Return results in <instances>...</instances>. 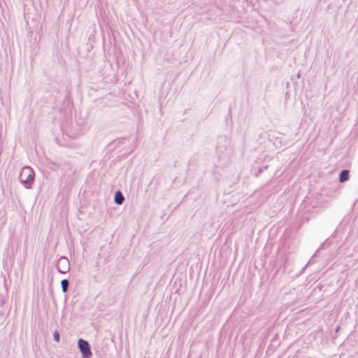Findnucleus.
I'll list each match as a JSON object with an SVG mask.
<instances>
[{
  "label": "nucleus",
  "mask_w": 358,
  "mask_h": 358,
  "mask_svg": "<svg viewBox=\"0 0 358 358\" xmlns=\"http://www.w3.org/2000/svg\"><path fill=\"white\" fill-rule=\"evenodd\" d=\"M78 347L83 358H90L92 357V354L90 345L86 341L79 338L78 341Z\"/></svg>",
  "instance_id": "obj_1"
},
{
  "label": "nucleus",
  "mask_w": 358,
  "mask_h": 358,
  "mask_svg": "<svg viewBox=\"0 0 358 358\" xmlns=\"http://www.w3.org/2000/svg\"><path fill=\"white\" fill-rule=\"evenodd\" d=\"M70 269L69 262L65 257H61L58 260L57 271L61 273H66Z\"/></svg>",
  "instance_id": "obj_2"
},
{
  "label": "nucleus",
  "mask_w": 358,
  "mask_h": 358,
  "mask_svg": "<svg viewBox=\"0 0 358 358\" xmlns=\"http://www.w3.org/2000/svg\"><path fill=\"white\" fill-rule=\"evenodd\" d=\"M114 201L117 205H121L124 201V196L120 191H117L115 194Z\"/></svg>",
  "instance_id": "obj_3"
},
{
  "label": "nucleus",
  "mask_w": 358,
  "mask_h": 358,
  "mask_svg": "<svg viewBox=\"0 0 358 358\" xmlns=\"http://www.w3.org/2000/svg\"><path fill=\"white\" fill-rule=\"evenodd\" d=\"M349 171L348 170H343L339 175V181L343 182L348 180Z\"/></svg>",
  "instance_id": "obj_4"
},
{
  "label": "nucleus",
  "mask_w": 358,
  "mask_h": 358,
  "mask_svg": "<svg viewBox=\"0 0 358 358\" xmlns=\"http://www.w3.org/2000/svg\"><path fill=\"white\" fill-rule=\"evenodd\" d=\"M68 285H69V282L66 279H63L61 281V287H62V292L65 293L66 292Z\"/></svg>",
  "instance_id": "obj_5"
},
{
  "label": "nucleus",
  "mask_w": 358,
  "mask_h": 358,
  "mask_svg": "<svg viewBox=\"0 0 358 358\" xmlns=\"http://www.w3.org/2000/svg\"><path fill=\"white\" fill-rule=\"evenodd\" d=\"M33 180H34V172L31 170L24 180V183H29V182H31Z\"/></svg>",
  "instance_id": "obj_6"
},
{
  "label": "nucleus",
  "mask_w": 358,
  "mask_h": 358,
  "mask_svg": "<svg viewBox=\"0 0 358 358\" xmlns=\"http://www.w3.org/2000/svg\"><path fill=\"white\" fill-rule=\"evenodd\" d=\"M52 336H53V338H54L55 341L57 343H58L59 342V341H60L59 340V332L57 331H55L53 332Z\"/></svg>",
  "instance_id": "obj_7"
}]
</instances>
